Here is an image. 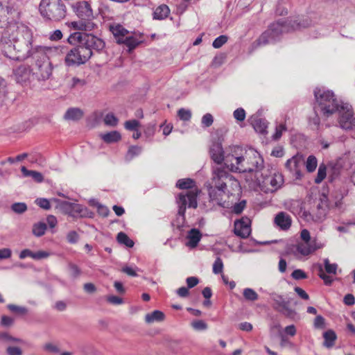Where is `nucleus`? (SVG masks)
<instances>
[{
  "mask_svg": "<svg viewBox=\"0 0 355 355\" xmlns=\"http://www.w3.org/2000/svg\"><path fill=\"white\" fill-rule=\"evenodd\" d=\"M1 44L3 54L12 60H24L33 54L31 47L33 42V33L25 25L6 24L1 27Z\"/></svg>",
  "mask_w": 355,
  "mask_h": 355,
  "instance_id": "1",
  "label": "nucleus"
},
{
  "mask_svg": "<svg viewBox=\"0 0 355 355\" xmlns=\"http://www.w3.org/2000/svg\"><path fill=\"white\" fill-rule=\"evenodd\" d=\"M243 148L234 146L230 147L227 153L226 168L232 172L243 174L245 182L250 187L251 180H254L264 167V159L254 149H249L243 153Z\"/></svg>",
  "mask_w": 355,
  "mask_h": 355,
  "instance_id": "2",
  "label": "nucleus"
},
{
  "mask_svg": "<svg viewBox=\"0 0 355 355\" xmlns=\"http://www.w3.org/2000/svg\"><path fill=\"white\" fill-rule=\"evenodd\" d=\"M196 182L191 178L180 179L176 182V187L180 189H189L186 194L180 193L177 199V203L179 207L178 214L184 216L187 207L196 208L198 206L197 197L200 193V190L194 188Z\"/></svg>",
  "mask_w": 355,
  "mask_h": 355,
  "instance_id": "3",
  "label": "nucleus"
},
{
  "mask_svg": "<svg viewBox=\"0 0 355 355\" xmlns=\"http://www.w3.org/2000/svg\"><path fill=\"white\" fill-rule=\"evenodd\" d=\"M284 183V178L281 173H277L272 168H265L262 169L254 180H251L250 187H259L266 193L274 192L279 189Z\"/></svg>",
  "mask_w": 355,
  "mask_h": 355,
  "instance_id": "4",
  "label": "nucleus"
},
{
  "mask_svg": "<svg viewBox=\"0 0 355 355\" xmlns=\"http://www.w3.org/2000/svg\"><path fill=\"white\" fill-rule=\"evenodd\" d=\"M49 48L37 46L33 57L35 64L33 69V74L40 81L49 80L53 73V67L47 55Z\"/></svg>",
  "mask_w": 355,
  "mask_h": 355,
  "instance_id": "5",
  "label": "nucleus"
},
{
  "mask_svg": "<svg viewBox=\"0 0 355 355\" xmlns=\"http://www.w3.org/2000/svg\"><path fill=\"white\" fill-rule=\"evenodd\" d=\"M314 96L320 111L325 117H329L336 113L341 105L342 102L338 101L333 92L322 88H316Z\"/></svg>",
  "mask_w": 355,
  "mask_h": 355,
  "instance_id": "6",
  "label": "nucleus"
},
{
  "mask_svg": "<svg viewBox=\"0 0 355 355\" xmlns=\"http://www.w3.org/2000/svg\"><path fill=\"white\" fill-rule=\"evenodd\" d=\"M41 15L48 20L60 21L66 15V7L61 0H42L40 6Z\"/></svg>",
  "mask_w": 355,
  "mask_h": 355,
  "instance_id": "7",
  "label": "nucleus"
},
{
  "mask_svg": "<svg viewBox=\"0 0 355 355\" xmlns=\"http://www.w3.org/2000/svg\"><path fill=\"white\" fill-rule=\"evenodd\" d=\"M212 175L214 180H216L222 184L223 190L227 193V197L239 194L241 191V186L239 181L224 168L219 166L212 168Z\"/></svg>",
  "mask_w": 355,
  "mask_h": 355,
  "instance_id": "8",
  "label": "nucleus"
},
{
  "mask_svg": "<svg viewBox=\"0 0 355 355\" xmlns=\"http://www.w3.org/2000/svg\"><path fill=\"white\" fill-rule=\"evenodd\" d=\"M68 41L72 44L80 43L83 48H87L91 51H92V49L99 51L105 47V42L103 40L85 32H74L71 33L68 38Z\"/></svg>",
  "mask_w": 355,
  "mask_h": 355,
  "instance_id": "9",
  "label": "nucleus"
},
{
  "mask_svg": "<svg viewBox=\"0 0 355 355\" xmlns=\"http://www.w3.org/2000/svg\"><path fill=\"white\" fill-rule=\"evenodd\" d=\"M92 55V51L82 45L70 50L64 58L65 64L68 67L79 66L85 64Z\"/></svg>",
  "mask_w": 355,
  "mask_h": 355,
  "instance_id": "10",
  "label": "nucleus"
},
{
  "mask_svg": "<svg viewBox=\"0 0 355 355\" xmlns=\"http://www.w3.org/2000/svg\"><path fill=\"white\" fill-rule=\"evenodd\" d=\"M205 186L207 189L210 200L219 206L224 207L225 202L224 198L227 197V193L223 190L220 182L214 180V175L211 174V182L206 183Z\"/></svg>",
  "mask_w": 355,
  "mask_h": 355,
  "instance_id": "11",
  "label": "nucleus"
},
{
  "mask_svg": "<svg viewBox=\"0 0 355 355\" xmlns=\"http://www.w3.org/2000/svg\"><path fill=\"white\" fill-rule=\"evenodd\" d=\"M21 12L8 0H0V22H17Z\"/></svg>",
  "mask_w": 355,
  "mask_h": 355,
  "instance_id": "12",
  "label": "nucleus"
},
{
  "mask_svg": "<svg viewBox=\"0 0 355 355\" xmlns=\"http://www.w3.org/2000/svg\"><path fill=\"white\" fill-rule=\"evenodd\" d=\"M51 200L57 203V208L71 217H83L87 214V209L79 204L61 201L56 198H53Z\"/></svg>",
  "mask_w": 355,
  "mask_h": 355,
  "instance_id": "13",
  "label": "nucleus"
},
{
  "mask_svg": "<svg viewBox=\"0 0 355 355\" xmlns=\"http://www.w3.org/2000/svg\"><path fill=\"white\" fill-rule=\"evenodd\" d=\"M336 112L338 113V123L341 128L345 130L354 128L355 118L353 117L351 105L343 103Z\"/></svg>",
  "mask_w": 355,
  "mask_h": 355,
  "instance_id": "14",
  "label": "nucleus"
},
{
  "mask_svg": "<svg viewBox=\"0 0 355 355\" xmlns=\"http://www.w3.org/2000/svg\"><path fill=\"white\" fill-rule=\"evenodd\" d=\"M272 300L273 309L276 311L291 318H293L296 315L295 311L289 307L291 302L289 299H286L281 295L273 294Z\"/></svg>",
  "mask_w": 355,
  "mask_h": 355,
  "instance_id": "15",
  "label": "nucleus"
},
{
  "mask_svg": "<svg viewBox=\"0 0 355 355\" xmlns=\"http://www.w3.org/2000/svg\"><path fill=\"white\" fill-rule=\"evenodd\" d=\"M230 152V148L227 150L226 153ZM209 153L212 160L216 164H221L224 162L226 166L227 154L224 155L222 144L219 142H214L210 147Z\"/></svg>",
  "mask_w": 355,
  "mask_h": 355,
  "instance_id": "16",
  "label": "nucleus"
},
{
  "mask_svg": "<svg viewBox=\"0 0 355 355\" xmlns=\"http://www.w3.org/2000/svg\"><path fill=\"white\" fill-rule=\"evenodd\" d=\"M251 220L249 218H242L234 223V233L241 237L247 238L251 233Z\"/></svg>",
  "mask_w": 355,
  "mask_h": 355,
  "instance_id": "17",
  "label": "nucleus"
},
{
  "mask_svg": "<svg viewBox=\"0 0 355 355\" xmlns=\"http://www.w3.org/2000/svg\"><path fill=\"white\" fill-rule=\"evenodd\" d=\"M302 164V157L297 155L286 161V167L293 176L299 179L302 176L301 166Z\"/></svg>",
  "mask_w": 355,
  "mask_h": 355,
  "instance_id": "18",
  "label": "nucleus"
},
{
  "mask_svg": "<svg viewBox=\"0 0 355 355\" xmlns=\"http://www.w3.org/2000/svg\"><path fill=\"white\" fill-rule=\"evenodd\" d=\"M73 8L76 15L81 19L89 21L92 19V10L87 1L78 2Z\"/></svg>",
  "mask_w": 355,
  "mask_h": 355,
  "instance_id": "19",
  "label": "nucleus"
},
{
  "mask_svg": "<svg viewBox=\"0 0 355 355\" xmlns=\"http://www.w3.org/2000/svg\"><path fill=\"white\" fill-rule=\"evenodd\" d=\"M110 31L112 33L117 43L124 41V39L130 33L121 24H111L110 25Z\"/></svg>",
  "mask_w": 355,
  "mask_h": 355,
  "instance_id": "20",
  "label": "nucleus"
},
{
  "mask_svg": "<svg viewBox=\"0 0 355 355\" xmlns=\"http://www.w3.org/2000/svg\"><path fill=\"white\" fill-rule=\"evenodd\" d=\"M274 223L282 230H287L291 226L292 220L288 214L281 211L275 216Z\"/></svg>",
  "mask_w": 355,
  "mask_h": 355,
  "instance_id": "21",
  "label": "nucleus"
},
{
  "mask_svg": "<svg viewBox=\"0 0 355 355\" xmlns=\"http://www.w3.org/2000/svg\"><path fill=\"white\" fill-rule=\"evenodd\" d=\"M31 71L28 66L21 65L16 68L13 71L15 80L19 83H24L29 80Z\"/></svg>",
  "mask_w": 355,
  "mask_h": 355,
  "instance_id": "22",
  "label": "nucleus"
},
{
  "mask_svg": "<svg viewBox=\"0 0 355 355\" xmlns=\"http://www.w3.org/2000/svg\"><path fill=\"white\" fill-rule=\"evenodd\" d=\"M202 234L198 229H191L187 236L188 241L186 243V245L190 248H196L199 241H200Z\"/></svg>",
  "mask_w": 355,
  "mask_h": 355,
  "instance_id": "23",
  "label": "nucleus"
},
{
  "mask_svg": "<svg viewBox=\"0 0 355 355\" xmlns=\"http://www.w3.org/2000/svg\"><path fill=\"white\" fill-rule=\"evenodd\" d=\"M300 24H272L271 26V33L272 37H275L278 34V32L289 31L290 28L296 30L299 28Z\"/></svg>",
  "mask_w": 355,
  "mask_h": 355,
  "instance_id": "24",
  "label": "nucleus"
},
{
  "mask_svg": "<svg viewBox=\"0 0 355 355\" xmlns=\"http://www.w3.org/2000/svg\"><path fill=\"white\" fill-rule=\"evenodd\" d=\"M83 116V111L76 107L69 108L67 110L64 115V119L67 121H78Z\"/></svg>",
  "mask_w": 355,
  "mask_h": 355,
  "instance_id": "25",
  "label": "nucleus"
},
{
  "mask_svg": "<svg viewBox=\"0 0 355 355\" xmlns=\"http://www.w3.org/2000/svg\"><path fill=\"white\" fill-rule=\"evenodd\" d=\"M170 13L169 8L162 4L158 6L153 12V19L157 20L165 19Z\"/></svg>",
  "mask_w": 355,
  "mask_h": 355,
  "instance_id": "26",
  "label": "nucleus"
},
{
  "mask_svg": "<svg viewBox=\"0 0 355 355\" xmlns=\"http://www.w3.org/2000/svg\"><path fill=\"white\" fill-rule=\"evenodd\" d=\"M164 313L158 310H155L152 313H148L145 316V321L147 323H153L155 322H162L164 320Z\"/></svg>",
  "mask_w": 355,
  "mask_h": 355,
  "instance_id": "27",
  "label": "nucleus"
},
{
  "mask_svg": "<svg viewBox=\"0 0 355 355\" xmlns=\"http://www.w3.org/2000/svg\"><path fill=\"white\" fill-rule=\"evenodd\" d=\"M100 137L105 143L107 144L117 142L121 139V134L116 130L101 134Z\"/></svg>",
  "mask_w": 355,
  "mask_h": 355,
  "instance_id": "28",
  "label": "nucleus"
},
{
  "mask_svg": "<svg viewBox=\"0 0 355 355\" xmlns=\"http://www.w3.org/2000/svg\"><path fill=\"white\" fill-rule=\"evenodd\" d=\"M328 207V203L327 200H321V202L317 205V208L318 209V214L316 215L315 218H313L315 221H322L324 219L326 216V211Z\"/></svg>",
  "mask_w": 355,
  "mask_h": 355,
  "instance_id": "29",
  "label": "nucleus"
},
{
  "mask_svg": "<svg viewBox=\"0 0 355 355\" xmlns=\"http://www.w3.org/2000/svg\"><path fill=\"white\" fill-rule=\"evenodd\" d=\"M46 229L47 226L45 223L38 222L33 224L32 233L36 237H40L45 234Z\"/></svg>",
  "mask_w": 355,
  "mask_h": 355,
  "instance_id": "30",
  "label": "nucleus"
},
{
  "mask_svg": "<svg viewBox=\"0 0 355 355\" xmlns=\"http://www.w3.org/2000/svg\"><path fill=\"white\" fill-rule=\"evenodd\" d=\"M323 337L324 339V345L326 347L330 348L334 346V342L336 339V335L334 331L329 330L325 331L323 334Z\"/></svg>",
  "mask_w": 355,
  "mask_h": 355,
  "instance_id": "31",
  "label": "nucleus"
},
{
  "mask_svg": "<svg viewBox=\"0 0 355 355\" xmlns=\"http://www.w3.org/2000/svg\"><path fill=\"white\" fill-rule=\"evenodd\" d=\"M117 241L119 243L123 244L128 248H132L135 244L134 241L130 239L126 234L122 232L117 234Z\"/></svg>",
  "mask_w": 355,
  "mask_h": 355,
  "instance_id": "32",
  "label": "nucleus"
},
{
  "mask_svg": "<svg viewBox=\"0 0 355 355\" xmlns=\"http://www.w3.org/2000/svg\"><path fill=\"white\" fill-rule=\"evenodd\" d=\"M141 42V40L136 39L129 33L122 43L125 44L129 48V51H130L137 46Z\"/></svg>",
  "mask_w": 355,
  "mask_h": 355,
  "instance_id": "33",
  "label": "nucleus"
},
{
  "mask_svg": "<svg viewBox=\"0 0 355 355\" xmlns=\"http://www.w3.org/2000/svg\"><path fill=\"white\" fill-rule=\"evenodd\" d=\"M244 298L248 301L254 302L258 299L257 292L250 288H246L243 291Z\"/></svg>",
  "mask_w": 355,
  "mask_h": 355,
  "instance_id": "34",
  "label": "nucleus"
},
{
  "mask_svg": "<svg viewBox=\"0 0 355 355\" xmlns=\"http://www.w3.org/2000/svg\"><path fill=\"white\" fill-rule=\"evenodd\" d=\"M103 121L107 126L115 127L117 125L119 120L114 114L108 113L105 116Z\"/></svg>",
  "mask_w": 355,
  "mask_h": 355,
  "instance_id": "35",
  "label": "nucleus"
},
{
  "mask_svg": "<svg viewBox=\"0 0 355 355\" xmlns=\"http://www.w3.org/2000/svg\"><path fill=\"white\" fill-rule=\"evenodd\" d=\"M318 165L317 159L313 155L308 157L306 162V168L309 172H313L315 170Z\"/></svg>",
  "mask_w": 355,
  "mask_h": 355,
  "instance_id": "36",
  "label": "nucleus"
},
{
  "mask_svg": "<svg viewBox=\"0 0 355 355\" xmlns=\"http://www.w3.org/2000/svg\"><path fill=\"white\" fill-rule=\"evenodd\" d=\"M296 250L299 254L303 256H307L312 253L310 245L307 243L297 244Z\"/></svg>",
  "mask_w": 355,
  "mask_h": 355,
  "instance_id": "37",
  "label": "nucleus"
},
{
  "mask_svg": "<svg viewBox=\"0 0 355 355\" xmlns=\"http://www.w3.org/2000/svg\"><path fill=\"white\" fill-rule=\"evenodd\" d=\"M326 175H327V168H326L325 165H324V164L320 165L318 170L317 177L315 179V182L317 184L320 183L326 178Z\"/></svg>",
  "mask_w": 355,
  "mask_h": 355,
  "instance_id": "38",
  "label": "nucleus"
},
{
  "mask_svg": "<svg viewBox=\"0 0 355 355\" xmlns=\"http://www.w3.org/2000/svg\"><path fill=\"white\" fill-rule=\"evenodd\" d=\"M253 127L256 132L264 133L266 130L267 125L261 119H257L253 123Z\"/></svg>",
  "mask_w": 355,
  "mask_h": 355,
  "instance_id": "39",
  "label": "nucleus"
},
{
  "mask_svg": "<svg viewBox=\"0 0 355 355\" xmlns=\"http://www.w3.org/2000/svg\"><path fill=\"white\" fill-rule=\"evenodd\" d=\"M325 271L329 274L336 275L338 265L336 263H330L328 259L324 260Z\"/></svg>",
  "mask_w": 355,
  "mask_h": 355,
  "instance_id": "40",
  "label": "nucleus"
},
{
  "mask_svg": "<svg viewBox=\"0 0 355 355\" xmlns=\"http://www.w3.org/2000/svg\"><path fill=\"white\" fill-rule=\"evenodd\" d=\"M141 152V148L136 146H131L126 154V159L130 160L135 156L139 155Z\"/></svg>",
  "mask_w": 355,
  "mask_h": 355,
  "instance_id": "41",
  "label": "nucleus"
},
{
  "mask_svg": "<svg viewBox=\"0 0 355 355\" xmlns=\"http://www.w3.org/2000/svg\"><path fill=\"white\" fill-rule=\"evenodd\" d=\"M234 118L238 121H243L246 117V113L243 108L239 107L233 112Z\"/></svg>",
  "mask_w": 355,
  "mask_h": 355,
  "instance_id": "42",
  "label": "nucleus"
},
{
  "mask_svg": "<svg viewBox=\"0 0 355 355\" xmlns=\"http://www.w3.org/2000/svg\"><path fill=\"white\" fill-rule=\"evenodd\" d=\"M12 210L17 214H22L27 209V206L24 202H15L11 207Z\"/></svg>",
  "mask_w": 355,
  "mask_h": 355,
  "instance_id": "43",
  "label": "nucleus"
},
{
  "mask_svg": "<svg viewBox=\"0 0 355 355\" xmlns=\"http://www.w3.org/2000/svg\"><path fill=\"white\" fill-rule=\"evenodd\" d=\"M178 115L180 119L184 121H188L191 118V112L189 110L181 108L178 112Z\"/></svg>",
  "mask_w": 355,
  "mask_h": 355,
  "instance_id": "44",
  "label": "nucleus"
},
{
  "mask_svg": "<svg viewBox=\"0 0 355 355\" xmlns=\"http://www.w3.org/2000/svg\"><path fill=\"white\" fill-rule=\"evenodd\" d=\"M227 42V37L226 35H220L219 37H216L213 43L212 46L215 49H219L220 48L223 44H225Z\"/></svg>",
  "mask_w": 355,
  "mask_h": 355,
  "instance_id": "45",
  "label": "nucleus"
},
{
  "mask_svg": "<svg viewBox=\"0 0 355 355\" xmlns=\"http://www.w3.org/2000/svg\"><path fill=\"white\" fill-rule=\"evenodd\" d=\"M223 270V263L220 257H217L213 264V272L214 274L222 273Z\"/></svg>",
  "mask_w": 355,
  "mask_h": 355,
  "instance_id": "46",
  "label": "nucleus"
},
{
  "mask_svg": "<svg viewBox=\"0 0 355 355\" xmlns=\"http://www.w3.org/2000/svg\"><path fill=\"white\" fill-rule=\"evenodd\" d=\"M8 308L12 312L20 315H25L28 313V309L24 306H20L15 304H8Z\"/></svg>",
  "mask_w": 355,
  "mask_h": 355,
  "instance_id": "47",
  "label": "nucleus"
},
{
  "mask_svg": "<svg viewBox=\"0 0 355 355\" xmlns=\"http://www.w3.org/2000/svg\"><path fill=\"white\" fill-rule=\"evenodd\" d=\"M308 244L310 245L312 253L318 249L322 248L324 246V243L318 241L315 238H313L311 241H310Z\"/></svg>",
  "mask_w": 355,
  "mask_h": 355,
  "instance_id": "48",
  "label": "nucleus"
},
{
  "mask_svg": "<svg viewBox=\"0 0 355 355\" xmlns=\"http://www.w3.org/2000/svg\"><path fill=\"white\" fill-rule=\"evenodd\" d=\"M319 277L324 281L325 285L329 286L333 282V279L323 271L322 266H319Z\"/></svg>",
  "mask_w": 355,
  "mask_h": 355,
  "instance_id": "49",
  "label": "nucleus"
},
{
  "mask_svg": "<svg viewBox=\"0 0 355 355\" xmlns=\"http://www.w3.org/2000/svg\"><path fill=\"white\" fill-rule=\"evenodd\" d=\"M191 327L197 331H203L207 329V324L206 322L201 320L192 322Z\"/></svg>",
  "mask_w": 355,
  "mask_h": 355,
  "instance_id": "50",
  "label": "nucleus"
},
{
  "mask_svg": "<svg viewBox=\"0 0 355 355\" xmlns=\"http://www.w3.org/2000/svg\"><path fill=\"white\" fill-rule=\"evenodd\" d=\"M43 349L45 352H47L49 353L58 354L60 352V349H59L58 347L52 343H45L43 345Z\"/></svg>",
  "mask_w": 355,
  "mask_h": 355,
  "instance_id": "51",
  "label": "nucleus"
},
{
  "mask_svg": "<svg viewBox=\"0 0 355 355\" xmlns=\"http://www.w3.org/2000/svg\"><path fill=\"white\" fill-rule=\"evenodd\" d=\"M93 205L96 207L98 212L101 216H104V217H106L108 216L109 209L106 206L103 205L98 202H95L94 200Z\"/></svg>",
  "mask_w": 355,
  "mask_h": 355,
  "instance_id": "52",
  "label": "nucleus"
},
{
  "mask_svg": "<svg viewBox=\"0 0 355 355\" xmlns=\"http://www.w3.org/2000/svg\"><path fill=\"white\" fill-rule=\"evenodd\" d=\"M35 203L41 208L49 210L51 208L50 201L44 198H39L35 200Z\"/></svg>",
  "mask_w": 355,
  "mask_h": 355,
  "instance_id": "53",
  "label": "nucleus"
},
{
  "mask_svg": "<svg viewBox=\"0 0 355 355\" xmlns=\"http://www.w3.org/2000/svg\"><path fill=\"white\" fill-rule=\"evenodd\" d=\"M139 125V122L135 119L126 121L124 123L125 128L128 130H136Z\"/></svg>",
  "mask_w": 355,
  "mask_h": 355,
  "instance_id": "54",
  "label": "nucleus"
},
{
  "mask_svg": "<svg viewBox=\"0 0 355 355\" xmlns=\"http://www.w3.org/2000/svg\"><path fill=\"white\" fill-rule=\"evenodd\" d=\"M122 272L130 277H137V271L139 270L137 267L132 268L131 266H125L122 268Z\"/></svg>",
  "mask_w": 355,
  "mask_h": 355,
  "instance_id": "55",
  "label": "nucleus"
},
{
  "mask_svg": "<svg viewBox=\"0 0 355 355\" xmlns=\"http://www.w3.org/2000/svg\"><path fill=\"white\" fill-rule=\"evenodd\" d=\"M0 338L2 340L7 341V342H12V343H22L23 340L20 338H14L9 335L7 333H3L0 335Z\"/></svg>",
  "mask_w": 355,
  "mask_h": 355,
  "instance_id": "56",
  "label": "nucleus"
},
{
  "mask_svg": "<svg viewBox=\"0 0 355 355\" xmlns=\"http://www.w3.org/2000/svg\"><path fill=\"white\" fill-rule=\"evenodd\" d=\"M50 256V253L47 251L39 250L33 252V259L35 260H41L46 259Z\"/></svg>",
  "mask_w": 355,
  "mask_h": 355,
  "instance_id": "57",
  "label": "nucleus"
},
{
  "mask_svg": "<svg viewBox=\"0 0 355 355\" xmlns=\"http://www.w3.org/2000/svg\"><path fill=\"white\" fill-rule=\"evenodd\" d=\"M75 29L90 31L94 27V24H71Z\"/></svg>",
  "mask_w": 355,
  "mask_h": 355,
  "instance_id": "58",
  "label": "nucleus"
},
{
  "mask_svg": "<svg viewBox=\"0 0 355 355\" xmlns=\"http://www.w3.org/2000/svg\"><path fill=\"white\" fill-rule=\"evenodd\" d=\"M286 131V126L285 124H280L276 127L275 132L273 135L274 139H279L284 132Z\"/></svg>",
  "mask_w": 355,
  "mask_h": 355,
  "instance_id": "59",
  "label": "nucleus"
},
{
  "mask_svg": "<svg viewBox=\"0 0 355 355\" xmlns=\"http://www.w3.org/2000/svg\"><path fill=\"white\" fill-rule=\"evenodd\" d=\"M271 156L275 157H282L284 155V150L282 146L275 147L270 153Z\"/></svg>",
  "mask_w": 355,
  "mask_h": 355,
  "instance_id": "60",
  "label": "nucleus"
},
{
  "mask_svg": "<svg viewBox=\"0 0 355 355\" xmlns=\"http://www.w3.org/2000/svg\"><path fill=\"white\" fill-rule=\"evenodd\" d=\"M214 121L213 116L211 114H206L202 118V124L205 127H209Z\"/></svg>",
  "mask_w": 355,
  "mask_h": 355,
  "instance_id": "61",
  "label": "nucleus"
},
{
  "mask_svg": "<svg viewBox=\"0 0 355 355\" xmlns=\"http://www.w3.org/2000/svg\"><path fill=\"white\" fill-rule=\"evenodd\" d=\"M291 277L298 280L306 278V275L302 270L296 269L292 272Z\"/></svg>",
  "mask_w": 355,
  "mask_h": 355,
  "instance_id": "62",
  "label": "nucleus"
},
{
  "mask_svg": "<svg viewBox=\"0 0 355 355\" xmlns=\"http://www.w3.org/2000/svg\"><path fill=\"white\" fill-rule=\"evenodd\" d=\"M107 301L112 304L115 305H119L123 304V301L122 298L115 296V295H109L107 297Z\"/></svg>",
  "mask_w": 355,
  "mask_h": 355,
  "instance_id": "63",
  "label": "nucleus"
},
{
  "mask_svg": "<svg viewBox=\"0 0 355 355\" xmlns=\"http://www.w3.org/2000/svg\"><path fill=\"white\" fill-rule=\"evenodd\" d=\"M6 352L8 355H21L22 351L18 347L9 346L7 347Z\"/></svg>",
  "mask_w": 355,
  "mask_h": 355,
  "instance_id": "64",
  "label": "nucleus"
}]
</instances>
